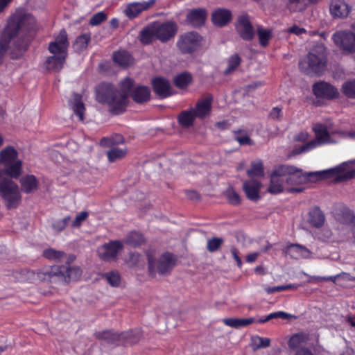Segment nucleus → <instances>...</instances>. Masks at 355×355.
Segmentation results:
<instances>
[{"label":"nucleus","mask_w":355,"mask_h":355,"mask_svg":"<svg viewBox=\"0 0 355 355\" xmlns=\"http://www.w3.org/2000/svg\"><path fill=\"white\" fill-rule=\"evenodd\" d=\"M36 24L35 17L22 11H17L8 20L6 26L1 33L11 42L10 56L13 60L23 57L31 42V36L27 33Z\"/></svg>","instance_id":"obj_1"},{"label":"nucleus","mask_w":355,"mask_h":355,"mask_svg":"<svg viewBox=\"0 0 355 355\" xmlns=\"http://www.w3.org/2000/svg\"><path fill=\"white\" fill-rule=\"evenodd\" d=\"M313 130L315 135V139L311 140L306 144L295 148V153H306L322 145L336 143L337 141L333 139V137L335 135H338L340 137L348 136L355 139V132L345 134L342 131L332 130L330 127L321 123L314 124Z\"/></svg>","instance_id":"obj_2"},{"label":"nucleus","mask_w":355,"mask_h":355,"mask_svg":"<svg viewBox=\"0 0 355 355\" xmlns=\"http://www.w3.org/2000/svg\"><path fill=\"white\" fill-rule=\"evenodd\" d=\"M67 35L64 31H62L55 41L49 44V50L53 55L49 57L44 63L47 70L58 71L62 69L67 57Z\"/></svg>","instance_id":"obj_3"},{"label":"nucleus","mask_w":355,"mask_h":355,"mask_svg":"<svg viewBox=\"0 0 355 355\" xmlns=\"http://www.w3.org/2000/svg\"><path fill=\"white\" fill-rule=\"evenodd\" d=\"M326 63L325 49L323 46L318 45L300 61L299 67L305 74L320 76L324 71Z\"/></svg>","instance_id":"obj_4"},{"label":"nucleus","mask_w":355,"mask_h":355,"mask_svg":"<svg viewBox=\"0 0 355 355\" xmlns=\"http://www.w3.org/2000/svg\"><path fill=\"white\" fill-rule=\"evenodd\" d=\"M0 170V196L8 209L17 208L21 202V196L18 184Z\"/></svg>","instance_id":"obj_5"},{"label":"nucleus","mask_w":355,"mask_h":355,"mask_svg":"<svg viewBox=\"0 0 355 355\" xmlns=\"http://www.w3.org/2000/svg\"><path fill=\"white\" fill-rule=\"evenodd\" d=\"M0 164L4 166L7 176L18 179L23 173V161L19 158L17 150L6 146L0 151Z\"/></svg>","instance_id":"obj_6"},{"label":"nucleus","mask_w":355,"mask_h":355,"mask_svg":"<svg viewBox=\"0 0 355 355\" xmlns=\"http://www.w3.org/2000/svg\"><path fill=\"white\" fill-rule=\"evenodd\" d=\"M96 100L109 105L113 110H122L125 105V95H118L113 85L103 83L96 89Z\"/></svg>","instance_id":"obj_7"},{"label":"nucleus","mask_w":355,"mask_h":355,"mask_svg":"<svg viewBox=\"0 0 355 355\" xmlns=\"http://www.w3.org/2000/svg\"><path fill=\"white\" fill-rule=\"evenodd\" d=\"M149 275L155 277L157 274H168L175 264L173 255L166 252L161 255L150 252L147 254Z\"/></svg>","instance_id":"obj_8"},{"label":"nucleus","mask_w":355,"mask_h":355,"mask_svg":"<svg viewBox=\"0 0 355 355\" xmlns=\"http://www.w3.org/2000/svg\"><path fill=\"white\" fill-rule=\"evenodd\" d=\"M288 169V166H282L272 173L268 188L270 193L276 194L284 191L290 193H300L304 190L303 187H293L288 185L285 172Z\"/></svg>","instance_id":"obj_9"},{"label":"nucleus","mask_w":355,"mask_h":355,"mask_svg":"<svg viewBox=\"0 0 355 355\" xmlns=\"http://www.w3.org/2000/svg\"><path fill=\"white\" fill-rule=\"evenodd\" d=\"M311 174L320 179L332 177L336 182H343L353 178L355 176V169L350 168L347 163L344 162L335 168L313 172Z\"/></svg>","instance_id":"obj_10"},{"label":"nucleus","mask_w":355,"mask_h":355,"mask_svg":"<svg viewBox=\"0 0 355 355\" xmlns=\"http://www.w3.org/2000/svg\"><path fill=\"white\" fill-rule=\"evenodd\" d=\"M96 338L104 340L108 343H114L117 341H125L129 343H135L139 341L141 335L139 331L116 333L112 331H102L96 332Z\"/></svg>","instance_id":"obj_11"},{"label":"nucleus","mask_w":355,"mask_h":355,"mask_svg":"<svg viewBox=\"0 0 355 355\" xmlns=\"http://www.w3.org/2000/svg\"><path fill=\"white\" fill-rule=\"evenodd\" d=\"M352 31L336 32L332 35L334 43L347 53L355 52V24L352 26Z\"/></svg>","instance_id":"obj_12"},{"label":"nucleus","mask_w":355,"mask_h":355,"mask_svg":"<svg viewBox=\"0 0 355 355\" xmlns=\"http://www.w3.org/2000/svg\"><path fill=\"white\" fill-rule=\"evenodd\" d=\"M201 42V37L195 32L184 34L178 40L177 45L184 53H190L196 51Z\"/></svg>","instance_id":"obj_13"},{"label":"nucleus","mask_w":355,"mask_h":355,"mask_svg":"<svg viewBox=\"0 0 355 355\" xmlns=\"http://www.w3.org/2000/svg\"><path fill=\"white\" fill-rule=\"evenodd\" d=\"M235 28L237 33L244 40L250 41L254 37V29L248 15L243 13L236 19Z\"/></svg>","instance_id":"obj_14"},{"label":"nucleus","mask_w":355,"mask_h":355,"mask_svg":"<svg viewBox=\"0 0 355 355\" xmlns=\"http://www.w3.org/2000/svg\"><path fill=\"white\" fill-rule=\"evenodd\" d=\"M289 169L285 172L286 182L288 186L293 187H302L300 185L306 183L310 178L319 179L312 173H303L301 170L294 169L288 166Z\"/></svg>","instance_id":"obj_15"},{"label":"nucleus","mask_w":355,"mask_h":355,"mask_svg":"<svg viewBox=\"0 0 355 355\" xmlns=\"http://www.w3.org/2000/svg\"><path fill=\"white\" fill-rule=\"evenodd\" d=\"M313 93L317 97L332 99L339 95L338 89L330 84L320 81L313 85Z\"/></svg>","instance_id":"obj_16"},{"label":"nucleus","mask_w":355,"mask_h":355,"mask_svg":"<svg viewBox=\"0 0 355 355\" xmlns=\"http://www.w3.org/2000/svg\"><path fill=\"white\" fill-rule=\"evenodd\" d=\"M123 248L122 243L119 241H110L105 243L98 248V254L99 257L105 261L115 259L117 254Z\"/></svg>","instance_id":"obj_17"},{"label":"nucleus","mask_w":355,"mask_h":355,"mask_svg":"<svg viewBox=\"0 0 355 355\" xmlns=\"http://www.w3.org/2000/svg\"><path fill=\"white\" fill-rule=\"evenodd\" d=\"M155 28L157 33V39L165 42L173 37L177 31L175 23L166 21L162 24L155 23Z\"/></svg>","instance_id":"obj_18"},{"label":"nucleus","mask_w":355,"mask_h":355,"mask_svg":"<svg viewBox=\"0 0 355 355\" xmlns=\"http://www.w3.org/2000/svg\"><path fill=\"white\" fill-rule=\"evenodd\" d=\"M352 10L350 6L344 0H331L329 5V12L334 18H346Z\"/></svg>","instance_id":"obj_19"},{"label":"nucleus","mask_w":355,"mask_h":355,"mask_svg":"<svg viewBox=\"0 0 355 355\" xmlns=\"http://www.w3.org/2000/svg\"><path fill=\"white\" fill-rule=\"evenodd\" d=\"M156 0H148L142 2H132L127 5L125 12L129 18L137 17L143 11L153 7Z\"/></svg>","instance_id":"obj_20"},{"label":"nucleus","mask_w":355,"mask_h":355,"mask_svg":"<svg viewBox=\"0 0 355 355\" xmlns=\"http://www.w3.org/2000/svg\"><path fill=\"white\" fill-rule=\"evenodd\" d=\"M232 12L226 8H218L211 14V21L214 25L223 27L226 26L232 19Z\"/></svg>","instance_id":"obj_21"},{"label":"nucleus","mask_w":355,"mask_h":355,"mask_svg":"<svg viewBox=\"0 0 355 355\" xmlns=\"http://www.w3.org/2000/svg\"><path fill=\"white\" fill-rule=\"evenodd\" d=\"M261 184L255 180H250L243 182V189L248 199L257 201L260 199L259 191Z\"/></svg>","instance_id":"obj_22"},{"label":"nucleus","mask_w":355,"mask_h":355,"mask_svg":"<svg viewBox=\"0 0 355 355\" xmlns=\"http://www.w3.org/2000/svg\"><path fill=\"white\" fill-rule=\"evenodd\" d=\"M284 252L290 257L296 259L309 258L311 255V252L307 248L304 246L297 244H291L288 245L285 248Z\"/></svg>","instance_id":"obj_23"},{"label":"nucleus","mask_w":355,"mask_h":355,"mask_svg":"<svg viewBox=\"0 0 355 355\" xmlns=\"http://www.w3.org/2000/svg\"><path fill=\"white\" fill-rule=\"evenodd\" d=\"M21 189L26 193H31L38 189V181L33 175H25L19 180Z\"/></svg>","instance_id":"obj_24"},{"label":"nucleus","mask_w":355,"mask_h":355,"mask_svg":"<svg viewBox=\"0 0 355 355\" xmlns=\"http://www.w3.org/2000/svg\"><path fill=\"white\" fill-rule=\"evenodd\" d=\"M212 98L208 96L199 101L194 109H192L195 116L199 118H204L207 116L211 110Z\"/></svg>","instance_id":"obj_25"},{"label":"nucleus","mask_w":355,"mask_h":355,"mask_svg":"<svg viewBox=\"0 0 355 355\" xmlns=\"http://www.w3.org/2000/svg\"><path fill=\"white\" fill-rule=\"evenodd\" d=\"M206 15L205 9H195L189 12L187 19L193 27H199L204 24Z\"/></svg>","instance_id":"obj_26"},{"label":"nucleus","mask_w":355,"mask_h":355,"mask_svg":"<svg viewBox=\"0 0 355 355\" xmlns=\"http://www.w3.org/2000/svg\"><path fill=\"white\" fill-rule=\"evenodd\" d=\"M154 91L158 95L166 97L171 95L170 84L168 80L162 78H157L153 80Z\"/></svg>","instance_id":"obj_27"},{"label":"nucleus","mask_w":355,"mask_h":355,"mask_svg":"<svg viewBox=\"0 0 355 355\" xmlns=\"http://www.w3.org/2000/svg\"><path fill=\"white\" fill-rule=\"evenodd\" d=\"M81 98L80 95L74 94L69 101V105L79 120L83 121L85 109Z\"/></svg>","instance_id":"obj_28"},{"label":"nucleus","mask_w":355,"mask_h":355,"mask_svg":"<svg viewBox=\"0 0 355 355\" xmlns=\"http://www.w3.org/2000/svg\"><path fill=\"white\" fill-rule=\"evenodd\" d=\"M223 323L229 327L239 329L241 327H246L254 322V318H227L223 320Z\"/></svg>","instance_id":"obj_29"},{"label":"nucleus","mask_w":355,"mask_h":355,"mask_svg":"<svg viewBox=\"0 0 355 355\" xmlns=\"http://www.w3.org/2000/svg\"><path fill=\"white\" fill-rule=\"evenodd\" d=\"M324 222V216L322 211L318 208L314 207L309 214V223L315 227H321Z\"/></svg>","instance_id":"obj_30"},{"label":"nucleus","mask_w":355,"mask_h":355,"mask_svg":"<svg viewBox=\"0 0 355 355\" xmlns=\"http://www.w3.org/2000/svg\"><path fill=\"white\" fill-rule=\"evenodd\" d=\"M60 272H62L66 281L78 280L82 275V270L78 266L62 267Z\"/></svg>","instance_id":"obj_31"},{"label":"nucleus","mask_w":355,"mask_h":355,"mask_svg":"<svg viewBox=\"0 0 355 355\" xmlns=\"http://www.w3.org/2000/svg\"><path fill=\"white\" fill-rule=\"evenodd\" d=\"M150 94L148 87L139 86L133 91L132 97L137 103H142L149 100Z\"/></svg>","instance_id":"obj_32"},{"label":"nucleus","mask_w":355,"mask_h":355,"mask_svg":"<svg viewBox=\"0 0 355 355\" xmlns=\"http://www.w3.org/2000/svg\"><path fill=\"white\" fill-rule=\"evenodd\" d=\"M139 38L140 41L144 44H148L157 39L154 24L144 28L140 33Z\"/></svg>","instance_id":"obj_33"},{"label":"nucleus","mask_w":355,"mask_h":355,"mask_svg":"<svg viewBox=\"0 0 355 355\" xmlns=\"http://www.w3.org/2000/svg\"><path fill=\"white\" fill-rule=\"evenodd\" d=\"M321 0H289L288 9L293 12L302 11L309 3H317Z\"/></svg>","instance_id":"obj_34"},{"label":"nucleus","mask_w":355,"mask_h":355,"mask_svg":"<svg viewBox=\"0 0 355 355\" xmlns=\"http://www.w3.org/2000/svg\"><path fill=\"white\" fill-rule=\"evenodd\" d=\"M270 345V339L268 338L253 336L250 339V346L256 351L261 348H266Z\"/></svg>","instance_id":"obj_35"},{"label":"nucleus","mask_w":355,"mask_h":355,"mask_svg":"<svg viewBox=\"0 0 355 355\" xmlns=\"http://www.w3.org/2000/svg\"><path fill=\"white\" fill-rule=\"evenodd\" d=\"M127 154V149L123 148L112 147L107 152V156L109 162H114L121 159Z\"/></svg>","instance_id":"obj_36"},{"label":"nucleus","mask_w":355,"mask_h":355,"mask_svg":"<svg viewBox=\"0 0 355 355\" xmlns=\"http://www.w3.org/2000/svg\"><path fill=\"white\" fill-rule=\"evenodd\" d=\"M234 139L237 141L241 146L253 145L254 141L250 139L248 132L245 130H236L234 131Z\"/></svg>","instance_id":"obj_37"},{"label":"nucleus","mask_w":355,"mask_h":355,"mask_svg":"<svg viewBox=\"0 0 355 355\" xmlns=\"http://www.w3.org/2000/svg\"><path fill=\"white\" fill-rule=\"evenodd\" d=\"M257 35L259 44L262 46H268L272 36L270 29H267L262 26H258Z\"/></svg>","instance_id":"obj_38"},{"label":"nucleus","mask_w":355,"mask_h":355,"mask_svg":"<svg viewBox=\"0 0 355 355\" xmlns=\"http://www.w3.org/2000/svg\"><path fill=\"white\" fill-rule=\"evenodd\" d=\"M114 61L118 64L125 67L132 62V58L125 51H119L113 55Z\"/></svg>","instance_id":"obj_39"},{"label":"nucleus","mask_w":355,"mask_h":355,"mask_svg":"<svg viewBox=\"0 0 355 355\" xmlns=\"http://www.w3.org/2000/svg\"><path fill=\"white\" fill-rule=\"evenodd\" d=\"M196 117L192 109L182 112L179 117L178 121L183 127H190L192 125L194 118Z\"/></svg>","instance_id":"obj_40"},{"label":"nucleus","mask_w":355,"mask_h":355,"mask_svg":"<svg viewBox=\"0 0 355 355\" xmlns=\"http://www.w3.org/2000/svg\"><path fill=\"white\" fill-rule=\"evenodd\" d=\"M247 174L249 177H261L263 175V167L261 160L258 159L251 163L250 169L248 170Z\"/></svg>","instance_id":"obj_41"},{"label":"nucleus","mask_w":355,"mask_h":355,"mask_svg":"<svg viewBox=\"0 0 355 355\" xmlns=\"http://www.w3.org/2000/svg\"><path fill=\"white\" fill-rule=\"evenodd\" d=\"M90 38L89 33H84L78 36L73 44L74 49L79 52L86 49L90 41Z\"/></svg>","instance_id":"obj_42"},{"label":"nucleus","mask_w":355,"mask_h":355,"mask_svg":"<svg viewBox=\"0 0 355 355\" xmlns=\"http://www.w3.org/2000/svg\"><path fill=\"white\" fill-rule=\"evenodd\" d=\"M308 337L304 334H297L293 335L288 340V347L291 349H295L299 347L303 343H304Z\"/></svg>","instance_id":"obj_43"},{"label":"nucleus","mask_w":355,"mask_h":355,"mask_svg":"<svg viewBox=\"0 0 355 355\" xmlns=\"http://www.w3.org/2000/svg\"><path fill=\"white\" fill-rule=\"evenodd\" d=\"M191 76L189 73H183L178 75L175 78L174 83L178 87L184 88L191 83Z\"/></svg>","instance_id":"obj_44"},{"label":"nucleus","mask_w":355,"mask_h":355,"mask_svg":"<svg viewBox=\"0 0 355 355\" xmlns=\"http://www.w3.org/2000/svg\"><path fill=\"white\" fill-rule=\"evenodd\" d=\"M126 243L133 246L141 245L144 241V237L140 233L134 232L130 233L125 239Z\"/></svg>","instance_id":"obj_45"},{"label":"nucleus","mask_w":355,"mask_h":355,"mask_svg":"<svg viewBox=\"0 0 355 355\" xmlns=\"http://www.w3.org/2000/svg\"><path fill=\"white\" fill-rule=\"evenodd\" d=\"M89 213L83 211L76 214L74 219L71 223V227L74 229H78L80 227L82 224L87 219Z\"/></svg>","instance_id":"obj_46"},{"label":"nucleus","mask_w":355,"mask_h":355,"mask_svg":"<svg viewBox=\"0 0 355 355\" xmlns=\"http://www.w3.org/2000/svg\"><path fill=\"white\" fill-rule=\"evenodd\" d=\"M10 42L6 37V36H3L1 34L0 35V64L3 62V58L6 54V53L9 50V53H10L11 45H10Z\"/></svg>","instance_id":"obj_47"},{"label":"nucleus","mask_w":355,"mask_h":355,"mask_svg":"<svg viewBox=\"0 0 355 355\" xmlns=\"http://www.w3.org/2000/svg\"><path fill=\"white\" fill-rule=\"evenodd\" d=\"M342 91L347 96L355 98V80H349L343 83Z\"/></svg>","instance_id":"obj_48"},{"label":"nucleus","mask_w":355,"mask_h":355,"mask_svg":"<svg viewBox=\"0 0 355 355\" xmlns=\"http://www.w3.org/2000/svg\"><path fill=\"white\" fill-rule=\"evenodd\" d=\"M108 284L114 287H117L121 283V277L118 272L111 271L105 275Z\"/></svg>","instance_id":"obj_49"},{"label":"nucleus","mask_w":355,"mask_h":355,"mask_svg":"<svg viewBox=\"0 0 355 355\" xmlns=\"http://www.w3.org/2000/svg\"><path fill=\"white\" fill-rule=\"evenodd\" d=\"M70 219H71L70 216H67L62 219H59V220H55L52 223V227H53V230L56 232H60L63 231L65 229V227L67 226V225L69 224Z\"/></svg>","instance_id":"obj_50"},{"label":"nucleus","mask_w":355,"mask_h":355,"mask_svg":"<svg viewBox=\"0 0 355 355\" xmlns=\"http://www.w3.org/2000/svg\"><path fill=\"white\" fill-rule=\"evenodd\" d=\"M223 243L222 238L214 237L209 239L207 243V250L210 252H214L218 250Z\"/></svg>","instance_id":"obj_51"},{"label":"nucleus","mask_w":355,"mask_h":355,"mask_svg":"<svg viewBox=\"0 0 355 355\" xmlns=\"http://www.w3.org/2000/svg\"><path fill=\"white\" fill-rule=\"evenodd\" d=\"M225 196L228 202L232 205H238L241 202L239 195L232 188L227 189Z\"/></svg>","instance_id":"obj_52"},{"label":"nucleus","mask_w":355,"mask_h":355,"mask_svg":"<svg viewBox=\"0 0 355 355\" xmlns=\"http://www.w3.org/2000/svg\"><path fill=\"white\" fill-rule=\"evenodd\" d=\"M291 315L287 313L284 311H277L271 313L268 315L265 318L259 320L258 322L259 323H265L270 320L275 319V318H282V319H288Z\"/></svg>","instance_id":"obj_53"},{"label":"nucleus","mask_w":355,"mask_h":355,"mask_svg":"<svg viewBox=\"0 0 355 355\" xmlns=\"http://www.w3.org/2000/svg\"><path fill=\"white\" fill-rule=\"evenodd\" d=\"M133 86V82L132 80L129 78H125L121 83V92H118V95H125V101L127 100L128 94L129 92L130 91V89Z\"/></svg>","instance_id":"obj_54"},{"label":"nucleus","mask_w":355,"mask_h":355,"mask_svg":"<svg viewBox=\"0 0 355 355\" xmlns=\"http://www.w3.org/2000/svg\"><path fill=\"white\" fill-rule=\"evenodd\" d=\"M123 138L121 135H117L112 137H105L101 139V144L104 146H110L112 144H119L123 143Z\"/></svg>","instance_id":"obj_55"},{"label":"nucleus","mask_w":355,"mask_h":355,"mask_svg":"<svg viewBox=\"0 0 355 355\" xmlns=\"http://www.w3.org/2000/svg\"><path fill=\"white\" fill-rule=\"evenodd\" d=\"M297 288H298V285H297V284H287V285L273 286V287L266 286V287H265V291L266 293L270 294V293H273L275 292H280V291H286V290H290V289L295 290Z\"/></svg>","instance_id":"obj_56"},{"label":"nucleus","mask_w":355,"mask_h":355,"mask_svg":"<svg viewBox=\"0 0 355 355\" xmlns=\"http://www.w3.org/2000/svg\"><path fill=\"white\" fill-rule=\"evenodd\" d=\"M64 252L62 251H57L53 249H46L43 252L44 257L49 259L60 260L64 256Z\"/></svg>","instance_id":"obj_57"},{"label":"nucleus","mask_w":355,"mask_h":355,"mask_svg":"<svg viewBox=\"0 0 355 355\" xmlns=\"http://www.w3.org/2000/svg\"><path fill=\"white\" fill-rule=\"evenodd\" d=\"M241 59L236 54L233 55L230 58L227 62V68L225 70V73H230L233 71L240 64Z\"/></svg>","instance_id":"obj_58"},{"label":"nucleus","mask_w":355,"mask_h":355,"mask_svg":"<svg viewBox=\"0 0 355 355\" xmlns=\"http://www.w3.org/2000/svg\"><path fill=\"white\" fill-rule=\"evenodd\" d=\"M106 19V15L103 12H98L93 15L90 20L89 24L92 26H97L101 24Z\"/></svg>","instance_id":"obj_59"},{"label":"nucleus","mask_w":355,"mask_h":355,"mask_svg":"<svg viewBox=\"0 0 355 355\" xmlns=\"http://www.w3.org/2000/svg\"><path fill=\"white\" fill-rule=\"evenodd\" d=\"M140 256L137 253H131L126 263L129 267L133 268L137 266L139 262Z\"/></svg>","instance_id":"obj_60"},{"label":"nucleus","mask_w":355,"mask_h":355,"mask_svg":"<svg viewBox=\"0 0 355 355\" xmlns=\"http://www.w3.org/2000/svg\"><path fill=\"white\" fill-rule=\"evenodd\" d=\"M270 116L272 119L279 120L282 116V109L278 107H273L270 112Z\"/></svg>","instance_id":"obj_61"},{"label":"nucleus","mask_w":355,"mask_h":355,"mask_svg":"<svg viewBox=\"0 0 355 355\" xmlns=\"http://www.w3.org/2000/svg\"><path fill=\"white\" fill-rule=\"evenodd\" d=\"M230 252H231L232 257L236 261L238 267L241 268L243 263H242L241 258L239 256L238 250L236 248H235L234 247H232L230 250Z\"/></svg>","instance_id":"obj_62"},{"label":"nucleus","mask_w":355,"mask_h":355,"mask_svg":"<svg viewBox=\"0 0 355 355\" xmlns=\"http://www.w3.org/2000/svg\"><path fill=\"white\" fill-rule=\"evenodd\" d=\"M309 139V134L306 132H301L297 134L294 139L297 141L304 142Z\"/></svg>","instance_id":"obj_63"},{"label":"nucleus","mask_w":355,"mask_h":355,"mask_svg":"<svg viewBox=\"0 0 355 355\" xmlns=\"http://www.w3.org/2000/svg\"><path fill=\"white\" fill-rule=\"evenodd\" d=\"M337 276H338V279H342L345 282H355V277H352L350 275V274L347 272H341L337 275Z\"/></svg>","instance_id":"obj_64"}]
</instances>
